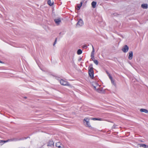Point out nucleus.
<instances>
[{"label":"nucleus","instance_id":"f257e3e1","mask_svg":"<svg viewBox=\"0 0 148 148\" xmlns=\"http://www.w3.org/2000/svg\"><path fill=\"white\" fill-rule=\"evenodd\" d=\"M93 69V68L92 67V64H90L88 67V74L90 77L91 79H93L94 78V71Z\"/></svg>","mask_w":148,"mask_h":148},{"label":"nucleus","instance_id":"f03ea898","mask_svg":"<svg viewBox=\"0 0 148 148\" xmlns=\"http://www.w3.org/2000/svg\"><path fill=\"white\" fill-rule=\"evenodd\" d=\"M89 119L87 117H85L84 120L83 122L84 123L86 122V126L89 128H91V125L89 122Z\"/></svg>","mask_w":148,"mask_h":148},{"label":"nucleus","instance_id":"7ed1b4c3","mask_svg":"<svg viewBox=\"0 0 148 148\" xmlns=\"http://www.w3.org/2000/svg\"><path fill=\"white\" fill-rule=\"evenodd\" d=\"M60 83L61 85H63L69 86L70 85L69 83L67 82L62 79L60 80Z\"/></svg>","mask_w":148,"mask_h":148},{"label":"nucleus","instance_id":"20e7f679","mask_svg":"<svg viewBox=\"0 0 148 148\" xmlns=\"http://www.w3.org/2000/svg\"><path fill=\"white\" fill-rule=\"evenodd\" d=\"M129 49V47L127 45H125L122 48V51L124 53H126L127 52Z\"/></svg>","mask_w":148,"mask_h":148},{"label":"nucleus","instance_id":"39448f33","mask_svg":"<svg viewBox=\"0 0 148 148\" xmlns=\"http://www.w3.org/2000/svg\"><path fill=\"white\" fill-rule=\"evenodd\" d=\"M84 23L82 19H80L77 23V26H81L83 25Z\"/></svg>","mask_w":148,"mask_h":148},{"label":"nucleus","instance_id":"423d86ee","mask_svg":"<svg viewBox=\"0 0 148 148\" xmlns=\"http://www.w3.org/2000/svg\"><path fill=\"white\" fill-rule=\"evenodd\" d=\"M54 21L57 25H59L61 22L60 18L54 19Z\"/></svg>","mask_w":148,"mask_h":148},{"label":"nucleus","instance_id":"0eeeda50","mask_svg":"<svg viewBox=\"0 0 148 148\" xmlns=\"http://www.w3.org/2000/svg\"><path fill=\"white\" fill-rule=\"evenodd\" d=\"M13 140L11 139H8L6 140H0V145H2L4 143L8 142L10 141H12Z\"/></svg>","mask_w":148,"mask_h":148},{"label":"nucleus","instance_id":"6e6552de","mask_svg":"<svg viewBox=\"0 0 148 148\" xmlns=\"http://www.w3.org/2000/svg\"><path fill=\"white\" fill-rule=\"evenodd\" d=\"M54 142L51 140H50L47 143V146H51L54 145Z\"/></svg>","mask_w":148,"mask_h":148},{"label":"nucleus","instance_id":"1a4fd4ad","mask_svg":"<svg viewBox=\"0 0 148 148\" xmlns=\"http://www.w3.org/2000/svg\"><path fill=\"white\" fill-rule=\"evenodd\" d=\"M61 143L60 142H59L56 143V146L58 148H64L63 145H62V146H60Z\"/></svg>","mask_w":148,"mask_h":148},{"label":"nucleus","instance_id":"9d476101","mask_svg":"<svg viewBox=\"0 0 148 148\" xmlns=\"http://www.w3.org/2000/svg\"><path fill=\"white\" fill-rule=\"evenodd\" d=\"M129 56H128V59L129 60H131L133 58V52L132 51H130L129 53Z\"/></svg>","mask_w":148,"mask_h":148},{"label":"nucleus","instance_id":"9b49d317","mask_svg":"<svg viewBox=\"0 0 148 148\" xmlns=\"http://www.w3.org/2000/svg\"><path fill=\"white\" fill-rule=\"evenodd\" d=\"M95 85H94V84H92V86L93 87L94 89H95L96 91V90L97 89V87H99L100 86L97 83H95Z\"/></svg>","mask_w":148,"mask_h":148},{"label":"nucleus","instance_id":"f8f14e48","mask_svg":"<svg viewBox=\"0 0 148 148\" xmlns=\"http://www.w3.org/2000/svg\"><path fill=\"white\" fill-rule=\"evenodd\" d=\"M92 50L91 53V58H94V52H95V50L94 48V47L93 45H92Z\"/></svg>","mask_w":148,"mask_h":148},{"label":"nucleus","instance_id":"ddd939ff","mask_svg":"<svg viewBox=\"0 0 148 148\" xmlns=\"http://www.w3.org/2000/svg\"><path fill=\"white\" fill-rule=\"evenodd\" d=\"M140 147H143L145 148H148V145L145 144H139Z\"/></svg>","mask_w":148,"mask_h":148},{"label":"nucleus","instance_id":"4468645a","mask_svg":"<svg viewBox=\"0 0 148 148\" xmlns=\"http://www.w3.org/2000/svg\"><path fill=\"white\" fill-rule=\"evenodd\" d=\"M141 7L143 9H147L148 8V5L147 4H143L141 5Z\"/></svg>","mask_w":148,"mask_h":148},{"label":"nucleus","instance_id":"2eb2a0df","mask_svg":"<svg viewBox=\"0 0 148 148\" xmlns=\"http://www.w3.org/2000/svg\"><path fill=\"white\" fill-rule=\"evenodd\" d=\"M97 4V2H96L93 1L91 3V5L92 7L93 8H95Z\"/></svg>","mask_w":148,"mask_h":148},{"label":"nucleus","instance_id":"dca6fc26","mask_svg":"<svg viewBox=\"0 0 148 148\" xmlns=\"http://www.w3.org/2000/svg\"><path fill=\"white\" fill-rule=\"evenodd\" d=\"M140 111L141 112H144L146 113H148V110L145 109H141L140 110Z\"/></svg>","mask_w":148,"mask_h":148},{"label":"nucleus","instance_id":"f3484780","mask_svg":"<svg viewBox=\"0 0 148 148\" xmlns=\"http://www.w3.org/2000/svg\"><path fill=\"white\" fill-rule=\"evenodd\" d=\"M96 91L99 93H102L103 92L102 89L100 88H99V87L97 88V89L96 90Z\"/></svg>","mask_w":148,"mask_h":148},{"label":"nucleus","instance_id":"a211bd4d","mask_svg":"<svg viewBox=\"0 0 148 148\" xmlns=\"http://www.w3.org/2000/svg\"><path fill=\"white\" fill-rule=\"evenodd\" d=\"M92 120H98V121H102V119L101 118H92L91 119Z\"/></svg>","mask_w":148,"mask_h":148},{"label":"nucleus","instance_id":"6ab92c4d","mask_svg":"<svg viewBox=\"0 0 148 148\" xmlns=\"http://www.w3.org/2000/svg\"><path fill=\"white\" fill-rule=\"evenodd\" d=\"M48 4L50 6L52 5L53 4V2L52 3L51 2V0H48L47 1Z\"/></svg>","mask_w":148,"mask_h":148},{"label":"nucleus","instance_id":"aec40b11","mask_svg":"<svg viewBox=\"0 0 148 148\" xmlns=\"http://www.w3.org/2000/svg\"><path fill=\"white\" fill-rule=\"evenodd\" d=\"M82 53V51L81 49H79L77 52V53L78 55H80Z\"/></svg>","mask_w":148,"mask_h":148},{"label":"nucleus","instance_id":"412c9836","mask_svg":"<svg viewBox=\"0 0 148 148\" xmlns=\"http://www.w3.org/2000/svg\"><path fill=\"white\" fill-rule=\"evenodd\" d=\"M111 82H112V84L114 86H116V83L114 81V80L112 79L111 80Z\"/></svg>","mask_w":148,"mask_h":148},{"label":"nucleus","instance_id":"4be33fe9","mask_svg":"<svg viewBox=\"0 0 148 148\" xmlns=\"http://www.w3.org/2000/svg\"><path fill=\"white\" fill-rule=\"evenodd\" d=\"M94 63L97 65L98 64V62L97 60H95L94 61Z\"/></svg>","mask_w":148,"mask_h":148},{"label":"nucleus","instance_id":"5701e85b","mask_svg":"<svg viewBox=\"0 0 148 148\" xmlns=\"http://www.w3.org/2000/svg\"><path fill=\"white\" fill-rule=\"evenodd\" d=\"M81 6L80 5H77V8H76L78 10H79Z\"/></svg>","mask_w":148,"mask_h":148},{"label":"nucleus","instance_id":"b1692460","mask_svg":"<svg viewBox=\"0 0 148 148\" xmlns=\"http://www.w3.org/2000/svg\"><path fill=\"white\" fill-rule=\"evenodd\" d=\"M112 14H113V15H114V16H117L119 15V14H117V13H112Z\"/></svg>","mask_w":148,"mask_h":148},{"label":"nucleus","instance_id":"393cba45","mask_svg":"<svg viewBox=\"0 0 148 148\" xmlns=\"http://www.w3.org/2000/svg\"><path fill=\"white\" fill-rule=\"evenodd\" d=\"M57 38H55V40L54 41V42L53 43V45L54 46L56 44L57 42Z\"/></svg>","mask_w":148,"mask_h":148},{"label":"nucleus","instance_id":"a878e982","mask_svg":"<svg viewBox=\"0 0 148 148\" xmlns=\"http://www.w3.org/2000/svg\"><path fill=\"white\" fill-rule=\"evenodd\" d=\"M108 76H109L110 79L111 80H112V76L110 75V74H109V75H108Z\"/></svg>","mask_w":148,"mask_h":148},{"label":"nucleus","instance_id":"bb28decb","mask_svg":"<svg viewBox=\"0 0 148 148\" xmlns=\"http://www.w3.org/2000/svg\"><path fill=\"white\" fill-rule=\"evenodd\" d=\"M116 125H114L112 127V129H115L116 128Z\"/></svg>","mask_w":148,"mask_h":148},{"label":"nucleus","instance_id":"cd10ccee","mask_svg":"<svg viewBox=\"0 0 148 148\" xmlns=\"http://www.w3.org/2000/svg\"><path fill=\"white\" fill-rule=\"evenodd\" d=\"M91 59H92V60L93 61H94L95 60L94 58H91Z\"/></svg>","mask_w":148,"mask_h":148},{"label":"nucleus","instance_id":"c85d7f7f","mask_svg":"<svg viewBox=\"0 0 148 148\" xmlns=\"http://www.w3.org/2000/svg\"><path fill=\"white\" fill-rule=\"evenodd\" d=\"M72 59L73 60V57L72 58ZM71 63H72L73 64L74 63V61H73V60L72 61H71Z\"/></svg>","mask_w":148,"mask_h":148},{"label":"nucleus","instance_id":"c756f323","mask_svg":"<svg viewBox=\"0 0 148 148\" xmlns=\"http://www.w3.org/2000/svg\"><path fill=\"white\" fill-rule=\"evenodd\" d=\"M82 4H83V3H82V2H81L80 3V5L82 6Z\"/></svg>","mask_w":148,"mask_h":148},{"label":"nucleus","instance_id":"7c9ffc66","mask_svg":"<svg viewBox=\"0 0 148 148\" xmlns=\"http://www.w3.org/2000/svg\"><path fill=\"white\" fill-rule=\"evenodd\" d=\"M82 58H80L79 60H78V61H81L82 60Z\"/></svg>","mask_w":148,"mask_h":148},{"label":"nucleus","instance_id":"2f4dec72","mask_svg":"<svg viewBox=\"0 0 148 148\" xmlns=\"http://www.w3.org/2000/svg\"><path fill=\"white\" fill-rule=\"evenodd\" d=\"M87 47V46L86 45H84L83 46V48L86 47Z\"/></svg>","mask_w":148,"mask_h":148},{"label":"nucleus","instance_id":"473e14b6","mask_svg":"<svg viewBox=\"0 0 148 148\" xmlns=\"http://www.w3.org/2000/svg\"><path fill=\"white\" fill-rule=\"evenodd\" d=\"M106 72L108 75H109V74H110L107 71H106Z\"/></svg>","mask_w":148,"mask_h":148},{"label":"nucleus","instance_id":"72a5a7b5","mask_svg":"<svg viewBox=\"0 0 148 148\" xmlns=\"http://www.w3.org/2000/svg\"><path fill=\"white\" fill-rule=\"evenodd\" d=\"M0 63H3V62L2 61H1L0 60Z\"/></svg>","mask_w":148,"mask_h":148},{"label":"nucleus","instance_id":"f704fd0d","mask_svg":"<svg viewBox=\"0 0 148 148\" xmlns=\"http://www.w3.org/2000/svg\"><path fill=\"white\" fill-rule=\"evenodd\" d=\"M24 98L25 99H27V97H24Z\"/></svg>","mask_w":148,"mask_h":148}]
</instances>
